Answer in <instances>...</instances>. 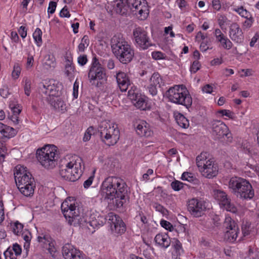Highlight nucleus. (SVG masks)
<instances>
[{
  "instance_id": "1",
  "label": "nucleus",
  "mask_w": 259,
  "mask_h": 259,
  "mask_svg": "<svg viewBox=\"0 0 259 259\" xmlns=\"http://www.w3.org/2000/svg\"><path fill=\"white\" fill-rule=\"evenodd\" d=\"M102 191L109 204L116 208L123 207L129 199L128 188L124 181L116 177H109L103 182Z\"/></svg>"
},
{
  "instance_id": "2",
  "label": "nucleus",
  "mask_w": 259,
  "mask_h": 259,
  "mask_svg": "<svg viewBox=\"0 0 259 259\" xmlns=\"http://www.w3.org/2000/svg\"><path fill=\"white\" fill-rule=\"evenodd\" d=\"M61 210L65 218L68 219V223L74 226L83 225L84 222H86L87 226L89 229V226L98 228L103 226L108 220L107 215L104 217L96 212L90 214L88 220H84L79 212L78 208L70 200H66L62 203Z\"/></svg>"
},
{
  "instance_id": "3",
  "label": "nucleus",
  "mask_w": 259,
  "mask_h": 259,
  "mask_svg": "<svg viewBox=\"0 0 259 259\" xmlns=\"http://www.w3.org/2000/svg\"><path fill=\"white\" fill-rule=\"evenodd\" d=\"M111 47L113 54L122 64H128L133 60L135 55L134 50L121 34L113 36L111 40Z\"/></svg>"
},
{
  "instance_id": "4",
  "label": "nucleus",
  "mask_w": 259,
  "mask_h": 259,
  "mask_svg": "<svg viewBox=\"0 0 259 259\" xmlns=\"http://www.w3.org/2000/svg\"><path fill=\"white\" fill-rule=\"evenodd\" d=\"M14 175L20 192L25 196H32L34 193L35 181L27 167L21 165H17Z\"/></svg>"
},
{
  "instance_id": "5",
  "label": "nucleus",
  "mask_w": 259,
  "mask_h": 259,
  "mask_svg": "<svg viewBox=\"0 0 259 259\" xmlns=\"http://www.w3.org/2000/svg\"><path fill=\"white\" fill-rule=\"evenodd\" d=\"M121 2L117 4L116 11L121 15L125 13L127 8L135 13V15H139L141 20L145 19L149 14V10L144 0H121Z\"/></svg>"
},
{
  "instance_id": "6",
  "label": "nucleus",
  "mask_w": 259,
  "mask_h": 259,
  "mask_svg": "<svg viewBox=\"0 0 259 259\" xmlns=\"http://www.w3.org/2000/svg\"><path fill=\"white\" fill-rule=\"evenodd\" d=\"M166 95L168 100L174 103L183 105L187 109L192 105L191 95L184 85H175L170 88L166 92Z\"/></svg>"
},
{
  "instance_id": "7",
  "label": "nucleus",
  "mask_w": 259,
  "mask_h": 259,
  "mask_svg": "<svg viewBox=\"0 0 259 259\" xmlns=\"http://www.w3.org/2000/svg\"><path fill=\"white\" fill-rule=\"evenodd\" d=\"M98 131L101 141L108 146L114 145L119 139V131L116 124L103 121L99 125Z\"/></svg>"
},
{
  "instance_id": "8",
  "label": "nucleus",
  "mask_w": 259,
  "mask_h": 259,
  "mask_svg": "<svg viewBox=\"0 0 259 259\" xmlns=\"http://www.w3.org/2000/svg\"><path fill=\"white\" fill-rule=\"evenodd\" d=\"M229 187L240 198L251 199L254 196V191L251 185L248 181L241 178H232L229 183Z\"/></svg>"
},
{
  "instance_id": "9",
  "label": "nucleus",
  "mask_w": 259,
  "mask_h": 259,
  "mask_svg": "<svg viewBox=\"0 0 259 259\" xmlns=\"http://www.w3.org/2000/svg\"><path fill=\"white\" fill-rule=\"evenodd\" d=\"M54 146H45L36 151V157L40 163L48 169L53 168L57 164V151Z\"/></svg>"
},
{
  "instance_id": "10",
  "label": "nucleus",
  "mask_w": 259,
  "mask_h": 259,
  "mask_svg": "<svg viewBox=\"0 0 259 259\" xmlns=\"http://www.w3.org/2000/svg\"><path fill=\"white\" fill-rule=\"evenodd\" d=\"M61 84L54 80H44L39 83L38 91L43 98L47 101L51 97L58 96L60 94Z\"/></svg>"
},
{
  "instance_id": "11",
  "label": "nucleus",
  "mask_w": 259,
  "mask_h": 259,
  "mask_svg": "<svg viewBox=\"0 0 259 259\" xmlns=\"http://www.w3.org/2000/svg\"><path fill=\"white\" fill-rule=\"evenodd\" d=\"M90 82L93 83L95 80L104 81L106 79L105 69L103 67L97 58H93L91 68L88 73Z\"/></svg>"
},
{
  "instance_id": "12",
  "label": "nucleus",
  "mask_w": 259,
  "mask_h": 259,
  "mask_svg": "<svg viewBox=\"0 0 259 259\" xmlns=\"http://www.w3.org/2000/svg\"><path fill=\"white\" fill-rule=\"evenodd\" d=\"M133 37L137 46L141 50H146L152 46L148 33L140 27L133 30Z\"/></svg>"
},
{
  "instance_id": "13",
  "label": "nucleus",
  "mask_w": 259,
  "mask_h": 259,
  "mask_svg": "<svg viewBox=\"0 0 259 259\" xmlns=\"http://www.w3.org/2000/svg\"><path fill=\"white\" fill-rule=\"evenodd\" d=\"M67 162V168L73 172V175H71L70 180H78L79 179L82 173V160L80 157L77 155H73L66 160Z\"/></svg>"
},
{
  "instance_id": "14",
  "label": "nucleus",
  "mask_w": 259,
  "mask_h": 259,
  "mask_svg": "<svg viewBox=\"0 0 259 259\" xmlns=\"http://www.w3.org/2000/svg\"><path fill=\"white\" fill-rule=\"evenodd\" d=\"M206 209V202L204 200L194 198L188 202V210L195 217L202 216Z\"/></svg>"
},
{
  "instance_id": "15",
  "label": "nucleus",
  "mask_w": 259,
  "mask_h": 259,
  "mask_svg": "<svg viewBox=\"0 0 259 259\" xmlns=\"http://www.w3.org/2000/svg\"><path fill=\"white\" fill-rule=\"evenodd\" d=\"M224 225L227 229L225 234V239L231 242L235 241L239 232V228L235 222L230 217H226Z\"/></svg>"
},
{
  "instance_id": "16",
  "label": "nucleus",
  "mask_w": 259,
  "mask_h": 259,
  "mask_svg": "<svg viewBox=\"0 0 259 259\" xmlns=\"http://www.w3.org/2000/svg\"><path fill=\"white\" fill-rule=\"evenodd\" d=\"M107 218L113 233L120 235L125 232L126 230L125 225L118 215L110 212L108 214Z\"/></svg>"
},
{
  "instance_id": "17",
  "label": "nucleus",
  "mask_w": 259,
  "mask_h": 259,
  "mask_svg": "<svg viewBox=\"0 0 259 259\" xmlns=\"http://www.w3.org/2000/svg\"><path fill=\"white\" fill-rule=\"evenodd\" d=\"M214 196L221 205L223 206L227 211L235 213L237 209L233 204L230 202V199L228 197L226 193L220 190L214 191Z\"/></svg>"
},
{
  "instance_id": "18",
  "label": "nucleus",
  "mask_w": 259,
  "mask_h": 259,
  "mask_svg": "<svg viewBox=\"0 0 259 259\" xmlns=\"http://www.w3.org/2000/svg\"><path fill=\"white\" fill-rule=\"evenodd\" d=\"M128 96L137 108L142 110H146L147 109V103L145 96L132 90L128 91Z\"/></svg>"
},
{
  "instance_id": "19",
  "label": "nucleus",
  "mask_w": 259,
  "mask_h": 259,
  "mask_svg": "<svg viewBox=\"0 0 259 259\" xmlns=\"http://www.w3.org/2000/svg\"><path fill=\"white\" fill-rule=\"evenodd\" d=\"M212 133L217 138H221L227 136L228 128L227 126L220 120H213L211 122Z\"/></svg>"
},
{
  "instance_id": "20",
  "label": "nucleus",
  "mask_w": 259,
  "mask_h": 259,
  "mask_svg": "<svg viewBox=\"0 0 259 259\" xmlns=\"http://www.w3.org/2000/svg\"><path fill=\"white\" fill-rule=\"evenodd\" d=\"M229 35L234 42L240 44L244 40V35L242 29L237 23H233L229 26Z\"/></svg>"
},
{
  "instance_id": "21",
  "label": "nucleus",
  "mask_w": 259,
  "mask_h": 259,
  "mask_svg": "<svg viewBox=\"0 0 259 259\" xmlns=\"http://www.w3.org/2000/svg\"><path fill=\"white\" fill-rule=\"evenodd\" d=\"M209 154L207 152H202L196 159L197 166L200 172L203 168L208 167L209 165L212 164L214 161L213 159L209 157Z\"/></svg>"
},
{
  "instance_id": "22",
  "label": "nucleus",
  "mask_w": 259,
  "mask_h": 259,
  "mask_svg": "<svg viewBox=\"0 0 259 259\" xmlns=\"http://www.w3.org/2000/svg\"><path fill=\"white\" fill-rule=\"evenodd\" d=\"M118 86L121 92H125L130 85V80L127 74L120 72L116 75Z\"/></svg>"
},
{
  "instance_id": "23",
  "label": "nucleus",
  "mask_w": 259,
  "mask_h": 259,
  "mask_svg": "<svg viewBox=\"0 0 259 259\" xmlns=\"http://www.w3.org/2000/svg\"><path fill=\"white\" fill-rule=\"evenodd\" d=\"M136 132L141 137H148L152 135L150 125L145 121H141L137 125Z\"/></svg>"
},
{
  "instance_id": "24",
  "label": "nucleus",
  "mask_w": 259,
  "mask_h": 259,
  "mask_svg": "<svg viewBox=\"0 0 259 259\" xmlns=\"http://www.w3.org/2000/svg\"><path fill=\"white\" fill-rule=\"evenodd\" d=\"M43 68L47 70H52L56 66V59L55 57L51 54L46 55L42 62Z\"/></svg>"
},
{
  "instance_id": "25",
  "label": "nucleus",
  "mask_w": 259,
  "mask_h": 259,
  "mask_svg": "<svg viewBox=\"0 0 259 259\" xmlns=\"http://www.w3.org/2000/svg\"><path fill=\"white\" fill-rule=\"evenodd\" d=\"M155 243L163 248H167L170 244V239L165 234H158L154 238Z\"/></svg>"
},
{
  "instance_id": "26",
  "label": "nucleus",
  "mask_w": 259,
  "mask_h": 259,
  "mask_svg": "<svg viewBox=\"0 0 259 259\" xmlns=\"http://www.w3.org/2000/svg\"><path fill=\"white\" fill-rule=\"evenodd\" d=\"M218 172V167L217 165L212 162V164L209 165L208 167L203 168L201 172L203 176L207 178H212L216 176Z\"/></svg>"
},
{
  "instance_id": "27",
  "label": "nucleus",
  "mask_w": 259,
  "mask_h": 259,
  "mask_svg": "<svg viewBox=\"0 0 259 259\" xmlns=\"http://www.w3.org/2000/svg\"><path fill=\"white\" fill-rule=\"evenodd\" d=\"M48 102L56 109L62 112H64L66 110V104L61 98H58L57 96H56V98L50 99V101Z\"/></svg>"
},
{
  "instance_id": "28",
  "label": "nucleus",
  "mask_w": 259,
  "mask_h": 259,
  "mask_svg": "<svg viewBox=\"0 0 259 259\" xmlns=\"http://www.w3.org/2000/svg\"><path fill=\"white\" fill-rule=\"evenodd\" d=\"M37 240L39 242L43 243L44 244L49 245L48 250L51 254H53L55 252V248L54 247V242L51 240V238L47 236L44 235L43 237L38 236Z\"/></svg>"
},
{
  "instance_id": "29",
  "label": "nucleus",
  "mask_w": 259,
  "mask_h": 259,
  "mask_svg": "<svg viewBox=\"0 0 259 259\" xmlns=\"http://www.w3.org/2000/svg\"><path fill=\"white\" fill-rule=\"evenodd\" d=\"M73 172H71L70 170H69L67 168V162L65 161L64 164L61 166V169L60 170V175L65 180L69 182H75L77 180H70L71 175H73Z\"/></svg>"
},
{
  "instance_id": "30",
  "label": "nucleus",
  "mask_w": 259,
  "mask_h": 259,
  "mask_svg": "<svg viewBox=\"0 0 259 259\" xmlns=\"http://www.w3.org/2000/svg\"><path fill=\"white\" fill-rule=\"evenodd\" d=\"M72 64V61L70 60L68 58H66L65 67V74L70 79L72 78L74 75L75 68Z\"/></svg>"
},
{
  "instance_id": "31",
  "label": "nucleus",
  "mask_w": 259,
  "mask_h": 259,
  "mask_svg": "<svg viewBox=\"0 0 259 259\" xmlns=\"http://www.w3.org/2000/svg\"><path fill=\"white\" fill-rule=\"evenodd\" d=\"M77 249L70 243H66L62 248V253L65 259L68 257Z\"/></svg>"
},
{
  "instance_id": "32",
  "label": "nucleus",
  "mask_w": 259,
  "mask_h": 259,
  "mask_svg": "<svg viewBox=\"0 0 259 259\" xmlns=\"http://www.w3.org/2000/svg\"><path fill=\"white\" fill-rule=\"evenodd\" d=\"M217 40L220 42L222 47L226 50H230L233 46L231 41L228 39L224 34L218 38Z\"/></svg>"
},
{
  "instance_id": "33",
  "label": "nucleus",
  "mask_w": 259,
  "mask_h": 259,
  "mask_svg": "<svg viewBox=\"0 0 259 259\" xmlns=\"http://www.w3.org/2000/svg\"><path fill=\"white\" fill-rule=\"evenodd\" d=\"M176 120L180 126L184 128L188 127L189 125V120L183 115L179 114L176 116Z\"/></svg>"
},
{
  "instance_id": "34",
  "label": "nucleus",
  "mask_w": 259,
  "mask_h": 259,
  "mask_svg": "<svg viewBox=\"0 0 259 259\" xmlns=\"http://www.w3.org/2000/svg\"><path fill=\"white\" fill-rule=\"evenodd\" d=\"M150 83L160 87L163 82L160 74L157 72H155L150 79Z\"/></svg>"
},
{
  "instance_id": "35",
  "label": "nucleus",
  "mask_w": 259,
  "mask_h": 259,
  "mask_svg": "<svg viewBox=\"0 0 259 259\" xmlns=\"http://www.w3.org/2000/svg\"><path fill=\"white\" fill-rule=\"evenodd\" d=\"M90 44V40L88 35H84L81 40L80 43L78 46L79 52H83L85 48H87Z\"/></svg>"
},
{
  "instance_id": "36",
  "label": "nucleus",
  "mask_w": 259,
  "mask_h": 259,
  "mask_svg": "<svg viewBox=\"0 0 259 259\" xmlns=\"http://www.w3.org/2000/svg\"><path fill=\"white\" fill-rule=\"evenodd\" d=\"M42 32L40 29L37 28L33 33V37L38 46H40L42 43Z\"/></svg>"
},
{
  "instance_id": "37",
  "label": "nucleus",
  "mask_w": 259,
  "mask_h": 259,
  "mask_svg": "<svg viewBox=\"0 0 259 259\" xmlns=\"http://www.w3.org/2000/svg\"><path fill=\"white\" fill-rule=\"evenodd\" d=\"M17 134L16 130L13 127L7 126L3 134L4 137L8 138H11L14 137Z\"/></svg>"
},
{
  "instance_id": "38",
  "label": "nucleus",
  "mask_w": 259,
  "mask_h": 259,
  "mask_svg": "<svg viewBox=\"0 0 259 259\" xmlns=\"http://www.w3.org/2000/svg\"><path fill=\"white\" fill-rule=\"evenodd\" d=\"M233 11L236 12L240 16L245 18L250 16L249 12L244 9L242 6L233 9Z\"/></svg>"
},
{
  "instance_id": "39",
  "label": "nucleus",
  "mask_w": 259,
  "mask_h": 259,
  "mask_svg": "<svg viewBox=\"0 0 259 259\" xmlns=\"http://www.w3.org/2000/svg\"><path fill=\"white\" fill-rule=\"evenodd\" d=\"M172 246L174 247L178 255H181L183 252L182 243L178 239H174L172 242Z\"/></svg>"
},
{
  "instance_id": "40",
  "label": "nucleus",
  "mask_w": 259,
  "mask_h": 259,
  "mask_svg": "<svg viewBox=\"0 0 259 259\" xmlns=\"http://www.w3.org/2000/svg\"><path fill=\"white\" fill-rule=\"evenodd\" d=\"M153 207L156 211L160 212L163 216L168 215V211L161 204L155 203L153 204Z\"/></svg>"
},
{
  "instance_id": "41",
  "label": "nucleus",
  "mask_w": 259,
  "mask_h": 259,
  "mask_svg": "<svg viewBox=\"0 0 259 259\" xmlns=\"http://www.w3.org/2000/svg\"><path fill=\"white\" fill-rule=\"evenodd\" d=\"M95 132V130L93 126H90L84 133L83 140L84 142L88 141L90 140L91 136L94 135Z\"/></svg>"
},
{
  "instance_id": "42",
  "label": "nucleus",
  "mask_w": 259,
  "mask_h": 259,
  "mask_svg": "<svg viewBox=\"0 0 259 259\" xmlns=\"http://www.w3.org/2000/svg\"><path fill=\"white\" fill-rule=\"evenodd\" d=\"M247 256L249 259H259V251L249 247Z\"/></svg>"
},
{
  "instance_id": "43",
  "label": "nucleus",
  "mask_w": 259,
  "mask_h": 259,
  "mask_svg": "<svg viewBox=\"0 0 259 259\" xmlns=\"http://www.w3.org/2000/svg\"><path fill=\"white\" fill-rule=\"evenodd\" d=\"M181 179L183 181H187L189 182H193L196 180L192 173L188 172H184L182 175Z\"/></svg>"
},
{
  "instance_id": "44",
  "label": "nucleus",
  "mask_w": 259,
  "mask_h": 259,
  "mask_svg": "<svg viewBox=\"0 0 259 259\" xmlns=\"http://www.w3.org/2000/svg\"><path fill=\"white\" fill-rule=\"evenodd\" d=\"M242 230L244 236L249 235L251 231V224L249 222H246L243 224L242 227Z\"/></svg>"
},
{
  "instance_id": "45",
  "label": "nucleus",
  "mask_w": 259,
  "mask_h": 259,
  "mask_svg": "<svg viewBox=\"0 0 259 259\" xmlns=\"http://www.w3.org/2000/svg\"><path fill=\"white\" fill-rule=\"evenodd\" d=\"M66 259H83V256L80 250L77 249L76 251L70 254V255L68 257H67Z\"/></svg>"
},
{
  "instance_id": "46",
  "label": "nucleus",
  "mask_w": 259,
  "mask_h": 259,
  "mask_svg": "<svg viewBox=\"0 0 259 259\" xmlns=\"http://www.w3.org/2000/svg\"><path fill=\"white\" fill-rule=\"evenodd\" d=\"M183 183L180 181L175 180L172 182L170 185L171 188L175 191H179L183 188Z\"/></svg>"
},
{
  "instance_id": "47",
  "label": "nucleus",
  "mask_w": 259,
  "mask_h": 259,
  "mask_svg": "<svg viewBox=\"0 0 259 259\" xmlns=\"http://www.w3.org/2000/svg\"><path fill=\"white\" fill-rule=\"evenodd\" d=\"M30 88H31V82L30 80L26 78L25 79V85L24 87V90L25 92V94L27 96L30 95Z\"/></svg>"
},
{
  "instance_id": "48",
  "label": "nucleus",
  "mask_w": 259,
  "mask_h": 259,
  "mask_svg": "<svg viewBox=\"0 0 259 259\" xmlns=\"http://www.w3.org/2000/svg\"><path fill=\"white\" fill-rule=\"evenodd\" d=\"M152 58L155 60L164 59L166 57L165 54L159 51H155L152 53Z\"/></svg>"
},
{
  "instance_id": "49",
  "label": "nucleus",
  "mask_w": 259,
  "mask_h": 259,
  "mask_svg": "<svg viewBox=\"0 0 259 259\" xmlns=\"http://www.w3.org/2000/svg\"><path fill=\"white\" fill-rule=\"evenodd\" d=\"M200 66L201 65L198 60L194 61L190 67L191 72L196 73L200 69Z\"/></svg>"
},
{
  "instance_id": "50",
  "label": "nucleus",
  "mask_w": 259,
  "mask_h": 259,
  "mask_svg": "<svg viewBox=\"0 0 259 259\" xmlns=\"http://www.w3.org/2000/svg\"><path fill=\"white\" fill-rule=\"evenodd\" d=\"M5 259H17L14 255L12 250L8 248L4 253Z\"/></svg>"
},
{
  "instance_id": "51",
  "label": "nucleus",
  "mask_w": 259,
  "mask_h": 259,
  "mask_svg": "<svg viewBox=\"0 0 259 259\" xmlns=\"http://www.w3.org/2000/svg\"><path fill=\"white\" fill-rule=\"evenodd\" d=\"M20 72H21L20 67L18 65H15L14 66L13 71L12 73V77L14 79H17L19 77V76L20 74Z\"/></svg>"
},
{
  "instance_id": "52",
  "label": "nucleus",
  "mask_w": 259,
  "mask_h": 259,
  "mask_svg": "<svg viewBox=\"0 0 259 259\" xmlns=\"http://www.w3.org/2000/svg\"><path fill=\"white\" fill-rule=\"evenodd\" d=\"M160 224L162 227L164 228L166 230H169L170 231H172L174 229L172 225L168 221L161 220Z\"/></svg>"
},
{
  "instance_id": "53",
  "label": "nucleus",
  "mask_w": 259,
  "mask_h": 259,
  "mask_svg": "<svg viewBox=\"0 0 259 259\" xmlns=\"http://www.w3.org/2000/svg\"><path fill=\"white\" fill-rule=\"evenodd\" d=\"M253 21V18L251 16L248 18H246L245 21L243 23V27L245 28H250L252 26Z\"/></svg>"
},
{
  "instance_id": "54",
  "label": "nucleus",
  "mask_w": 259,
  "mask_h": 259,
  "mask_svg": "<svg viewBox=\"0 0 259 259\" xmlns=\"http://www.w3.org/2000/svg\"><path fill=\"white\" fill-rule=\"evenodd\" d=\"M87 62L88 59L86 55H80L77 58V62L81 66L84 65Z\"/></svg>"
},
{
  "instance_id": "55",
  "label": "nucleus",
  "mask_w": 259,
  "mask_h": 259,
  "mask_svg": "<svg viewBox=\"0 0 259 259\" xmlns=\"http://www.w3.org/2000/svg\"><path fill=\"white\" fill-rule=\"evenodd\" d=\"M23 226L22 224L16 222L15 223L14 227L13 228V232L14 233L16 234H18L19 233H20L22 229H23Z\"/></svg>"
},
{
  "instance_id": "56",
  "label": "nucleus",
  "mask_w": 259,
  "mask_h": 259,
  "mask_svg": "<svg viewBox=\"0 0 259 259\" xmlns=\"http://www.w3.org/2000/svg\"><path fill=\"white\" fill-rule=\"evenodd\" d=\"M57 7V3L54 2H51L49 3V6L48 9V12L50 14H53L56 10Z\"/></svg>"
},
{
  "instance_id": "57",
  "label": "nucleus",
  "mask_w": 259,
  "mask_h": 259,
  "mask_svg": "<svg viewBox=\"0 0 259 259\" xmlns=\"http://www.w3.org/2000/svg\"><path fill=\"white\" fill-rule=\"evenodd\" d=\"M13 250L14 251L16 256L20 255L22 252L21 246L17 243H15L13 245L12 251Z\"/></svg>"
},
{
  "instance_id": "58",
  "label": "nucleus",
  "mask_w": 259,
  "mask_h": 259,
  "mask_svg": "<svg viewBox=\"0 0 259 259\" xmlns=\"http://www.w3.org/2000/svg\"><path fill=\"white\" fill-rule=\"evenodd\" d=\"M157 87L150 83L149 86L148 87L149 92L153 96L156 95L157 93Z\"/></svg>"
},
{
  "instance_id": "59",
  "label": "nucleus",
  "mask_w": 259,
  "mask_h": 259,
  "mask_svg": "<svg viewBox=\"0 0 259 259\" xmlns=\"http://www.w3.org/2000/svg\"><path fill=\"white\" fill-rule=\"evenodd\" d=\"M5 219L4 208L3 201L0 199V223Z\"/></svg>"
},
{
  "instance_id": "60",
  "label": "nucleus",
  "mask_w": 259,
  "mask_h": 259,
  "mask_svg": "<svg viewBox=\"0 0 259 259\" xmlns=\"http://www.w3.org/2000/svg\"><path fill=\"white\" fill-rule=\"evenodd\" d=\"M60 15L62 17H67L69 18L70 16L69 11H68V9L66 6H65L62 10L60 11Z\"/></svg>"
},
{
  "instance_id": "61",
  "label": "nucleus",
  "mask_w": 259,
  "mask_h": 259,
  "mask_svg": "<svg viewBox=\"0 0 259 259\" xmlns=\"http://www.w3.org/2000/svg\"><path fill=\"white\" fill-rule=\"evenodd\" d=\"M18 32L22 38H24L27 36V29L25 26L20 27Z\"/></svg>"
},
{
  "instance_id": "62",
  "label": "nucleus",
  "mask_w": 259,
  "mask_h": 259,
  "mask_svg": "<svg viewBox=\"0 0 259 259\" xmlns=\"http://www.w3.org/2000/svg\"><path fill=\"white\" fill-rule=\"evenodd\" d=\"M9 118L14 123L17 124L19 123V117L18 115L13 114L9 116Z\"/></svg>"
},
{
  "instance_id": "63",
  "label": "nucleus",
  "mask_w": 259,
  "mask_h": 259,
  "mask_svg": "<svg viewBox=\"0 0 259 259\" xmlns=\"http://www.w3.org/2000/svg\"><path fill=\"white\" fill-rule=\"evenodd\" d=\"M212 4L214 9L218 11L221 9V6L219 0H213Z\"/></svg>"
},
{
  "instance_id": "64",
  "label": "nucleus",
  "mask_w": 259,
  "mask_h": 259,
  "mask_svg": "<svg viewBox=\"0 0 259 259\" xmlns=\"http://www.w3.org/2000/svg\"><path fill=\"white\" fill-rule=\"evenodd\" d=\"M213 88L210 84H206L202 88V91L207 94H210L212 92Z\"/></svg>"
}]
</instances>
